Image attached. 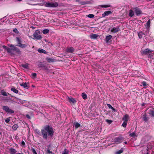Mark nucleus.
Returning a JSON list of instances; mask_svg holds the SVG:
<instances>
[{"label":"nucleus","instance_id":"f257e3e1","mask_svg":"<svg viewBox=\"0 0 154 154\" xmlns=\"http://www.w3.org/2000/svg\"><path fill=\"white\" fill-rule=\"evenodd\" d=\"M41 133L44 139L46 140L48 136L52 137L53 135V131L52 128L49 126H45L41 130Z\"/></svg>","mask_w":154,"mask_h":154},{"label":"nucleus","instance_id":"f03ea898","mask_svg":"<svg viewBox=\"0 0 154 154\" xmlns=\"http://www.w3.org/2000/svg\"><path fill=\"white\" fill-rule=\"evenodd\" d=\"M58 5V3L55 2H46L45 4V6L47 7L56 8Z\"/></svg>","mask_w":154,"mask_h":154},{"label":"nucleus","instance_id":"7ed1b4c3","mask_svg":"<svg viewBox=\"0 0 154 154\" xmlns=\"http://www.w3.org/2000/svg\"><path fill=\"white\" fill-rule=\"evenodd\" d=\"M124 138L121 136L115 137L113 140L112 142L115 143L119 144L122 142Z\"/></svg>","mask_w":154,"mask_h":154},{"label":"nucleus","instance_id":"20e7f679","mask_svg":"<svg viewBox=\"0 0 154 154\" xmlns=\"http://www.w3.org/2000/svg\"><path fill=\"white\" fill-rule=\"evenodd\" d=\"M33 37L35 39L37 40L41 39L42 38V36L40 35V32L38 30H36L33 35Z\"/></svg>","mask_w":154,"mask_h":154},{"label":"nucleus","instance_id":"39448f33","mask_svg":"<svg viewBox=\"0 0 154 154\" xmlns=\"http://www.w3.org/2000/svg\"><path fill=\"white\" fill-rule=\"evenodd\" d=\"M134 11L137 16H139L142 14V11L140 9L137 7L134 8H133Z\"/></svg>","mask_w":154,"mask_h":154},{"label":"nucleus","instance_id":"423d86ee","mask_svg":"<svg viewBox=\"0 0 154 154\" xmlns=\"http://www.w3.org/2000/svg\"><path fill=\"white\" fill-rule=\"evenodd\" d=\"M152 51L150 50L149 49L147 48L144 50H143L142 52V54L148 55L149 53H151L152 52Z\"/></svg>","mask_w":154,"mask_h":154},{"label":"nucleus","instance_id":"0eeeda50","mask_svg":"<svg viewBox=\"0 0 154 154\" xmlns=\"http://www.w3.org/2000/svg\"><path fill=\"white\" fill-rule=\"evenodd\" d=\"M74 50V48L72 47H67L66 49V52L69 53H73Z\"/></svg>","mask_w":154,"mask_h":154},{"label":"nucleus","instance_id":"6e6552de","mask_svg":"<svg viewBox=\"0 0 154 154\" xmlns=\"http://www.w3.org/2000/svg\"><path fill=\"white\" fill-rule=\"evenodd\" d=\"M120 30L119 26H117L116 27H114L112 28L111 30V31L113 33H115L118 32Z\"/></svg>","mask_w":154,"mask_h":154},{"label":"nucleus","instance_id":"1a4fd4ad","mask_svg":"<svg viewBox=\"0 0 154 154\" xmlns=\"http://www.w3.org/2000/svg\"><path fill=\"white\" fill-rule=\"evenodd\" d=\"M2 47L4 49L6 50L8 52L12 54V51L13 50V49L10 48L5 45L3 46Z\"/></svg>","mask_w":154,"mask_h":154},{"label":"nucleus","instance_id":"9d476101","mask_svg":"<svg viewBox=\"0 0 154 154\" xmlns=\"http://www.w3.org/2000/svg\"><path fill=\"white\" fill-rule=\"evenodd\" d=\"M14 101L18 104L23 103L24 102L23 100L16 97H15V101Z\"/></svg>","mask_w":154,"mask_h":154},{"label":"nucleus","instance_id":"9b49d317","mask_svg":"<svg viewBox=\"0 0 154 154\" xmlns=\"http://www.w3.org/2000/svg\"><path fill=\"white\" fill-rule=\"evenodd\" d=\"M20 85L25 88L28 89L29 88V83L28 82L22 83L20 84Z\"/></svg>","mask_w":154,"mask_h":154},{"label":"nucleus","instance_id":"f8f14e48","mask_svg":"<svg viewBox=\"0 0 154 154\" xmlns=\"http://www.w3.org/2000/svg\"><path fill=\"white\" fill-rule=\"evenodd\" d=\"M130 118L128 114L125 115L122 118V120L125 122H128V120Z\"/></svg>","mask_w":154,"mask_h":154},{"label":"nucleus","instance_id":"ddd939ff","mask_svg":"<svg viewBox=\"0 0 154 154\" xmlns=\"http://www.w3.org/2000/svg\"><path fill=\"white\" fill-rule=\"evenodd\" d=\"M67 99L71 103H75L76 102V100L74 98L68 97Z\"/></svg>","mask_w":154,"mask_h":154},{"label":"nucleus","instance_id":"4468645a","mask_svg":"<svg viewBox=\"0 0 154 154\" xmlns=\"http://www.w3.org/2000/svg\"><path fill=\"white\" fill-rule=\"evenodd\" d=\"M134 9H130L129 11L128 16L130 17H132L134 14Z\"/></svg>","mask_w":154,"mask_h":154},{"label":"nucleus","instance_id":"2eb2a0df","mask_svg":"<svg viewBox=\"0 0 154 154\" xmlns=\"http://www.w3.org/2000/svg\"><path fill=\"white\" fill-rule=\"evenodd\" d=\"M149 113L150 116H154V109L152 108L149 109Z\"/></svg>","mask_w":154,"mask_h":154},{"label":"nucleus","instance_id":"dca6fc26","mask_svg":"<svg viewBox=\"0 0 154 154\" xmlns=\"http://www.w3.org/2000/svg\"><path fill=\"white\" fill-rule=\"evenodd\" d=\"M112 13V12L111 11H105L104 13L102 14V16L103 17H105L106 16L109 14Z\"/></svg>","mask_w":154,"mask_h":154},{"label":"nucleus","instance_id":"f3484780","mask_svg":"<svg viewBox=\"0 0 154 154\" xmlns=\"http://www.w3.org/2000/svg\"><path fill=\"white\" fill-rule=\"evenodd\" d=\"M112 36L111 35H109L108 36H106L105 39V41L106 43H108L112 38Z\"/></svg>","mask_w":154,"mask_h":154},{"label":"nucleus","instance_id":"a211bd4d","mask_svg":"<svg viewBox=\"0 0 154 154\" xmlns=\"http://www.w3.org/2000/svg\"><path fill=\"white\" fill-rule=\"evenodd\" d=\"M98 37V35L96 34H91L90 35V37L91 39H95Z\"/></svg>","mask_w":154,"mask_h":154},{"label":"nucleus","instance_id":"6ab92c4d","mask_svg":"<svg viewBox=\"0 0 154 154\" xmlns=\"http://www.w3.org/2000/svg\"><path fill=\"white\" fill-rule=\"evenodd\" d=\"M38 52L40 53H43L45 54H47L48 52L46 51H45L42 49L39 48L38 50Z\"/></svg>","mask_w":154,"mask_h":154},{"label":"nucleus","instance_id":"aec40b11","mask_svg":"<svg viewBox=\"0 0 154 154\" xmlns=\"http://www.w3.org/2000/svg\"><path fill=\"white\" fill-rule=\"evenodd\" d=\"M29 64L28 63H26L25 64H22L21 66L25 69H29Z\"/></svg>","mask_w":154,"mask_h":154},{"label":"nucleus","instance_id":"412c9836","mask_svg":"<svg viewBox=\"0 0 154 154\" xmlns=\"http://www.w3.org/2000/svg\"><path fill=\"white\" fill-rule=\"evenodd\" d=\"M150 20L149 19L146 23V25L145 26L146 28H149L150 27Z\"/></svg>","mask_w":154,"mask_h":154},{"label":"nucleus","instance_id":"4be33fe9","mask_svg":"<svg viewBox=\"0 0 154 154\" xmlns=\"http://www.w3.org/2000/svg\"><path fill=\"white\" fill-rule=\"evenodd\" d=\"M18 46L22 48H25L27 46V45L26 44H23L21 43H20L19 45Z\"/></svg>","mask_w":154,"mask_h":154},{"label":"nucleus","instance_id":"5701e85b","mask_svg":"<svg viewBox=\"0 0 154 154\" xmlns=\"http://www.w3.org/2000/svg\"><path fill=\"white\" fill-rule=\"evenodd\" d=\"M11 90L13 91L14 93L16 94H17L18 92V91L14 87H12L11 89Z\"/></svg>","mask_w":154,"mask_h":154},{"label":"nucleus","instance_id":"b1692460","mask_svg":"<svg viewBox=\"0 0 154 154\" xmlns=\"http://www.w3.org/2000/svg\"><path fill=\"white\" fill-rule=\"evenodd\" d=\"M107 105L109 109H111L112 110V111L114 112H116V110L110 104L107 103Z\"/></svg>","mask_w":154,"mask_h":154},{"label":"nucleus","instance_id":"393cba45","mask_svg":"<svg viewBox=\"0 0 154 154\" xmlns=\"http://www.w3.org/2000/svg\"><path fill=\"white\" fill-rule=\"evenodd\" d=\"M1 94L4 96H7L9 94L5 91L4 90H2L1 91Z\"/></svg>","mask_w":154,"mask_h":154},{"label":"nucleus","instance_id":"a878e982","mask_svg":"<svg viewBox=\"0 0 154 154\" xmlns=\"http://www.w3.org/2000/svg\"><path fill=\"white\" fill-rule=\"evenodd\" d=\"M110 7V5H101L99 6V8H106Z\"/></svg>","mask_w":154,"mask_h":154},{"label":"nucleus","instance_id":"bb28decb","mask_svg":"<svg viewBox=\"0 0 154 154\" xmlns=\"http://www.w3.org/2000/svg\"><path fill=\"white\" fill-rule=\"evenodd\" d=\"M18 127L19 126L17 124H15L12 126V128L15 131L18 128Z\"/></svg>","mask_w":154,"mask_h":154},{"label":"nucleus","instance_id":"cd10ccee","mask_svg":"<svg viewBox=\"0 0 154 154\" xmlns=\"http://www.w3.org/2000/svg\"><path fill=\"white\" fill-rule=\"evenodd\" d=\"M82 96L84 99L86 100L87 99V95L85 93H82Z\"/></svg>","mask_w":154,"mask_h":154},{"label":"nucleus","instance_id":"c85d7f7f","mask_svg":"<svg viewBox=\"0 0 154 154\" xmlns=\"http://www.w3.org/2000/svg\"><path fill=\"white\" fill-rule=\"evenodd\" d=\"M143 120L145 122H147L148 120V118L146 116V113L143 115Z\"/></svg>","mask_w":154,"mask_h":154},{"label":"nucleus","instance_id":"c756f323","mask_svg":"<svg viewBox=\"0 0 154 154\" xmlns=\"http://www.w3.org/2000/svg\"><path fill=\"white\" fill-rule=\"evenodd\" d=\"M46 60L48 62L51 63L54 61V59L50 58H46Z\"/></svg>","mask_w":154,"mask_h":154},{"label":"nucleus","instance_id":"7c9ffc66","mask_svg":"<svg viewBox=\"0 0 154 154\" xmlns=\"http://www.w3.org/2000/svg\"><path fill=\"white\" fill-rule=\"evenodd\" d=\"M74 126L76 128H77L80 126V125L78 122H75L74 123Z\"/></svg>","mask_w":154,"mask_h":154},{"label":"nucleus","instance_id":"2f4dec72","mask_svg":"<svg viewBox=\"0 0 154 154\" xmlns=\"http://www.w3.org/2000/svg\"><path fill=\"white\" fill-rule=\"evenodd\" d=\"M49 32V30L47 29H45L42 31V32L44 34H46L47 33H48Z\"/></svg>","mask_w":154,"mask_h":154},{"label":"nucleus","instance_id":"473e14b6","mask_svg":"<svg viewBox=\"0 0 154 154\" xmlns=\"http://www.w3.org/2000/svg\"><path fill=\"white\" fill-rule=\"evenodd\" d=\"M2 108L3 110L6 112H7V111L9 109L8 107L7 106H3Z\"/></svg>","mask_w":154,"mask_h":154},{"label":"nucleus","instance_id":"72a5a7b5","mask_svg":"<svg viewBox=\"0 0 154 154\" xmlns=\"http://www.w3.org/2000/svg\"><path fill=\"white\" fill-rule=\"evenodd\" d=\"M13 50L15 51L16 52L18 53V54H20V51L18 48L16 47H14L13 48Z\"/></svg>","mask_w":154,"mask_h":154},{"label":"nucleus","instance_id":"f704fd0d","mask_svg":"<svg viewBox=\"0 0 154 154\" xmlns=\"http://www.w3.org/2000/svg\"><path fill=\"white\" fill-rule=\"evenodd\" d=\"M10 150L12 154H15L16 152V150L14 149L11 148L10 149Z\"/></svg>","mask_w":154,"mask_h":154},{"label":"nucleus","instance_id":"c9c22d12","mask_svg":"<svg viewBox=\"0 0 154 154\" xmlns=\"http://www.w3.org/2000/svg\"><path fill=\"white\" fill-rule=\"evenodd\" d=\"M138 36L140 38H141L142 37L143 35H145L144 33H143L142 32H140L138 33Z\"/></svg>","mask_w":154,"mask_h":154},{"label":"nucleus","instance_id":"e433bc0d","mask_svg":"<svg viewBox=\"0 0 154 154\" xmlns=\"http://www.w3.org/2000/svg\"><path fill=\"white\" fill-rule=\"evenodd\" d=\"M146 31L144 32V34L145 35H147V34H149V28H146Z\"/></svg>","mask_w":154,"mask_h":154},{"label":"nucleus","instance_id":"4c0bfd02","mask_svg":"<svg viewBox=\"0 0 154 154\" xmlns=\"http://www.w3.org/2000/svg\"><path fill=\"white\" fill-rule=\"evenodd\" d=\"M68 153H69L68 150L66 149H64V151H63V152L62 154H68Z\"/></svg>","mask_w":154,"mask_h":154},{"label":"nucleus","instance_id":"58836bf2","mask_svg":"<svg viewBox=\"0 0 154 154\" xmlns=\"http://www.w3.org/2000/svg\"><path fill=\"white\" fill-rule=\"evenodd\" d=\"M123 152V150L122 149H121L119 150H118L116 151L115 153L116 154H120L122 153Z\"/></svg>","mask_w":154,"mask_h":154},{"label":"nucleus","instance_id":"ea45409f","mask_svg":"<svg viewBox=\"0 0 154 154\" xmlns=\"http://www.w3.org/2000/svg\"><path fill=\"white\" fill-rule=\"evenodd\" d=\"M8 112L9 113H10L11 114H12V113H14V111L12 110L11 109L9 108L8 110V111H7V112Z\"/></svg>","mask_w":154,"mask_h":154},{"label":"nucleus","instance_id":"a19ab883","mask_svg":"<svg viewBox=\"0 0 154 154\" xmlns=\"http://www.w3.org/2000/svg\"><path fill=\"white\" fill-rule=\"evenodd\" d=\"M16 39L18 45H19L20 43H21V40L18 37H17Z\"/></svg>","mask_w":154,"mask_h":154},{"label":"nucleus","instance_id":"79ce46f5","mask_svg":"<svg viewBox=\"0 0 154 154\" xmlns=\"http://www.w3.org/2000/svg\"><path fill=\"white\" fill-rule=\"evenodd\" d=\"M127 123L128 122H124L122 124V126L123 127L125 128L126 127V126H127Z\"/></svg>","mask_w":154,"mask_h":154},{"label":"nucleus","instance_id":"37998d69","mask_svg":"<svg viewBox=\"0 0 154 154\" xmlns=\"http://www.w3.org/2000/svg\"><path fill=\"white\" fill-rule=\"evenodd\" d=\"M31 150L32 151V152L34 154H37L36 151H35V149L33 148H32L31 149Z\"/></svg>","mask_w":154,"mask_h":154},{"label":"nucleus","instance_id":"c03bdc74","mask_svg":"<svg viewBox=\"0 0 154 154\" xmlns=\"http://www.w3.org/2000/svg\"><path fill=\"white\" fill-rule=\"evenodd\" d=\"M38 66H39V67H45V66L44 64L42 63H40L39 64Z\"/></svg>","mask_w":154,"mask_h":154},{"label":"nucleus","instance_id":"a18cd8bd","mask_svg":"<svg viewBox=\"0 0 154 154\" xmlns=\"http://www.w3.org/2000/svg\"><path fill=\"white\" fill-rule=\"evenodd\" d=\"M130 135L131 137H134L136 136V134L135 132H134L132 133H131L130 134Z\"/></svg>","mask_w":154,"mask_h":154},{"label":"nucleus","instance_id":"49530a36","mask_svg":"<svg viewBox=\"0 0 154 154\" xmlns=\"http://www.w3.org/2000/svg\"><path fill=\"white\" fill-rule=\"evenodd\" d=\"M36 74L35 73H33L32 74V77L33 78H34L36 77Z\"/></svg>","mask_w":154,"mask_h":154},{"label":"nucleus","instance_id":"de8ad7c7","mask_svg":"<svg viewBox=\"0 0 154 154\" xmlns=\"http://www.w3.org/2000/svg\"><path fill=\"white\" fill-rule=\"evenodd\" d=\"M10 117H9L7 119H5V122H6L7 123H8L10 121Z\"/></svg>","mask_w":154,"mask_h":154},{"label":"nucleus","instance_id":"09e8293b","mask_svg":"<svg viewBox=\"0 0 154 154\" xmlns=\"http://www.w3.org/2000/svg\"><path fill=\"white\" fill-rule=\"evenodd\" d=\"M88 17L90 18H93L94 17V15L93 14H89L88 15Z\"/></svg>","mask_w":154,"mask_h":154},{"label":"nucleus","instance_id":"8fccbe9b","mask_svg":"<svg viewBox=\"0 0 154 154\" xmlns=\"http://www.w3.org/2000/svg\"><path fill=\"white\" fill-rule=\"evenodd\" d=\"M13 32H14L18 34L19 33V31L16 28L14 29L13 30Z\"/></svg>","mask_w":154,"mask_h":154},{"label":"nucleus","instance_id":"3c124183","mask_svg":"<svg viewBox=\"0 0 154 154\" xmlns=\"http://www.w3.org/2000/svg\"><path fill=\"white\" fill-rule=\"evenodd\" d=\"M142 85H143L144 86V87H145L146 86V83L145 82H142Z\"/></svg>","mask_w":154,"mask_h":154},{"label":"nucleus","instance_id":"603ef678","mask_svg":"<svg viewBox=\"0 0 154 154\" xmlns=\"http://www.w3.org/2000/svg\"><path fill=\"white\" fill-rule=\"evenodd\" d=\"M8 46L11 48L13 50V48L14 47H15L14 46L11 44V45H9Z\"/></svg>","mask_w":154,"mask_h":154},{"label":"nucleus","instance_id":"864d4df0","mask_svg":"<svg viewBox=\"0 0 154 154\" xmlns=\"http://www.w3.org/2000/svg\"><path fill=\"white\" fill-rule=\"evenodd\" d=\"M106 121L109 124H110L112 122V121L110 120L107 119L106 120Z\"/></svg>","mask_w":154,"mask_h":154},{"label":"nucleus","instance_id":"5fc2aeb1","mask_svg":"<svg viewBox=\"0 0 154 154\" xmlns=\"http://www.w3.org/2000/svg\"><path fill=\"white\" fill-rule=\"evenodd\" d=\"M148 57H149L151 58L153 56V54L151 53H149V54H148Z\"/></svg>","mask_w":154,"mask_h":154},{"label":"nucleus","instance_id":"6e6d98bb","mask_svg":"<svg viewBox=\"0 0 154 154\" xmlns=\"http://www.w3.org/2000/svg\"><path fill=\"white\" fill-rule=\"evenodd\" d=\"M21 144L23 146H24L25 144L24 142L23 141H22Z\"/></svg>","mask_w":154,"mask_h":154},{"label":"nucleus","instance_id":"4d7b16f0","mask_svg":"<svg viewBox=\"0 0 154 154\" xmlns=\"http://www.w3.org/2000/svg\"><path fill=\"white\" fill-rule=\"evenodd\" d=\"M26 116L28 119H30V116H29V115H28V114L26 115Z\"/></svg>","mask_w":154,"mask_h":154},{"label":"nucleus","instance_id":"13d9d810","mask_svg":"<svg viewBox=\"0 0 154 154\" xmlns=\"http://www.w3.org/2000/svg\"><path fill=\"white\" fill-rule=\"evenodd\" d=\"M48 153H51V151H50L49 150H48Z\"/></svg>","mask_w":154,"mask_h":154},{"label":"nucleus","instance_id":"bf43d9fd","mask_svg":"<svg viewBox=\"0 0 154 154\" xmlns=\"http://www.w3.org/2000/svg\"><path fill=\"white\" fill-rule=\"evenodd\" d=\"M39 5V4H38V3H37L36 4H33V5Z\"/></svg>","mask_w":154,"mask_h":154},{"label":"nucleus","instance_id":"052dcab7","mask_svg":"<svg viewBox=\"0 0 154 154\" xmlns=\"http://www.w3.org/2000/svg\"><path fill=\"white\" fill-rule=\"evenodd\" d=\"M62 23L63 24H64L65 23V22H64V21H63Z\"/></svg>","mask_w":154,"mask_h":154},{"label":"nucleus","instance_id":"680f3d73","mask_svg":"<svg viewBox=\"0 0 154 154\" xmlns=\"http://www.w3.org/2000/svg\"><path fill=\"white\" fill-rule=\"evenodd\" d=\"M125 144H126L127 143V142L126 141H125L124 143Z\"/></svg>","mask_w":154,"mask_h":154},{"label":"nucleus","instance_id":"e2e57ef3","mask_svg":"<svg viewBox=\"0 0 154 154\" xmlns=\"http://www.w3.org/2000/svg\"><path fill=\"white\" fill-rule=\"evenodd\" d=\"M77 2H79V1L80 0H75Z\"/></svg>","mask_w":154,"mask_h":154},{"label":"nucleus","instance_id":"0e129e2a","mask_svg":"<svg viewBox=\"0 0 154 154\" xmlns=\"http://www.w3.org/2000/svg\"><path fill=\"white\" fill-rule=\"evenodd\" d=\"M18 154H23V153H18Z\"/></svg>","mask_w":154,"mask_h":154},{"label":"nucleus","instance_id":"69168bd1","mask_svg":"<svg viewBox=\"0 0 154 154\" xmlns=\"http://www.w3.org/2000/svg\"><path fill=\"white\" fill-rule=\"evenodd\" d=\"M17 0L19 1H22V0Z\"/></svg>","mask_w":154,"mask_h":154},{"label":"nucleus","instance_id":"338daca9","mask_svg":"<svg viewBox=\"0 0 154 154\" xmlns=\"http://www.w3.org/2000/svg\"><path fill=\"white\" fill-rule=\"evenodd\" d=\"M146 154H149V153H148V152H147V153H146Z\"/></svg>","mask_w":154,"mask_h":154},{"label":"nucleus","instance_id":"774afa93","mask_svg":"<svg viewBox=\"0 0 154 154\" xmlns=\"http://www.w3.org/2000/svg\"><path fill=\"white\" fill-rule=\"evenodd\" d=\"M1 134V132H0V135Z\"/></svg>","mask_w":154,"mask_h":154}]
</instances>
